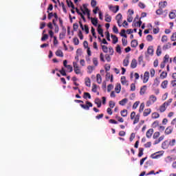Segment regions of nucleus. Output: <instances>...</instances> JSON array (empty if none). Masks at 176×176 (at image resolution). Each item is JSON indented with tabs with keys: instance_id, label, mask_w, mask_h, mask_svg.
Returning <instances> with one entry per match:
<instances>
[{
	"instance_id": "13",
	"label": "nucleus",
	"mask_w": 176,
	"mask_h": 176,
	"mask_svg": "<svg viewBox=\"0 0 176 176\" xmlns=\"http://www.w3.org/2000/svg\"><path fill=\"white\" fill-rule=\"evenodd\" d=\"M137 60L135 58H133L132 60H131V68L133 69L134 68H137Z\"/></svg>"
},
{
	"instance_id": "21",
	"label": "nucleus",
	"mask_w": 176,
	"mask_h": 176,
	"mask_svg": "<svg viewBox=\"0 0 176 176\" xmlns=\"http://www.w3.org/2000/svg\"><path fill=\"white\" fill-rule=\"evenodd\" d=\"M85 85L87 87H90L91 86V82L90 78L89 77L85 78Z\"/></svg>"
},
{
	"instance_id": "2",
	"label": "nucleus",
	"mask_w": 176,
	"mask_h": 176,
	"mask_svg": "<svg viewBox=\"0 0 176 176\" xmlns=\"http://www.w3.org/2000/svg\"><path fill=\"white\" fill-rule=\"evenodd\" d=\"M157 101V98L155 96V95H151L148 98V100H147L146 103V107H151L152 104H155Z\"/></svg>"
},
{
	"instance_id": "4",
	"label": "nucleus",
	"mask_w": 176,
	"mask_h": 176,
	"mask_svg": "<svg viewBox=\"0 0 176 176\" xmlns=\"http://www.w3.org/2000/svg\"><path fill=\"white\" fill-rule=\"evenodd\" d=\"M73 67L74 69V72L76 75H79L81 74L80 67H79V65H78V62H73Z\"/></svg>"
},
{
	"instance_id": "14",
	"label": "nucleus",
	"mask_w": 176,
	"mask_h": 176,
	"mask_svg": "<svg viewBox=\"0 0 176 176\" xmlns=\"http://www.w3.org/2000/svg\"><path fill=\"white\" fill-rule=\"evenodd\" d=\"M168 49H171V44L170 43H167L166 44L164 45L162 47V50L165 51L168 50Z\"/></svg>"
},
{
	"instance_id": "43",
	"label": "nucleus",
	"mask_w": 176,
	"mask_h": 176,
	"mask_svg": "<svg viewBox=\"0 0 176 176\" xmlns=\"http://www.w3.org/2000/svg\"><path fill=\"white\" fill-rule=\"evenodd\" d=\"M144 108H145V103L142 102V103H141V104L140 106V109H139L140 113H141V112H142L144 111Z\"/></svg>"
},
{
	"instance_id": "19",
	"label": "nucleus",
	"mask_w": 176,
	"mask_h": 176,
	"mask_svg": "<svg viewBox=\"0 0 176 176\" xmlns=\"http://www.w3.org/2000/svg\"><path fill=\"white\" fill-rule=\"evenodd\" d=\"M96 82L98 83V85H101L102 82V78L101 77V75L100 74H98L96 75Z\"/></svg>"
},
{
	"instance_id": "56",
	"label": "nucleus",
	"mask_w": 176,
	"mask_h": 176,
	"mask_svg": "<svg viewBox=\"0 0 176 176\" xmlns=\"http://www.w3.org/2000/svg\"><path fill=\"white\" fill-rule=\"evenodd\" d=\"M157 126H159V121L156 120L152 124V127H153V129H156Z\"/></svg>"
},
{
	"instance_id": "62",
	"label": "nucleus",
	"mask_w": 176,
	"mask_h": 176,
	"mask_svg": "<svg viewBox=\"0 0 176 176\" xmlns=\"http://www.w3.org/2000/svg\"><path fill=\"white\" fill-rule=\"evenodd\" d=\"M156 14H163V9L159 8V9L156 10Z\"/></svg>"
},
{
	"instance_id": "44",
	"label": "nucleus",
	"mask_w": 176,
	"mask_h": 176,
	"mask_svg": "<svg viewBox=\"0 0 176 176\" xmlns=\"http://www.w3.org/2000/svg\"><path fill=\"white\" fill-rule=\"evenodd\" d=\"M171 102H173V98L168 99V100L167 102H164V104L165 107H168L170 105V104H171Z\"/></svg>"
},
{
	"instance_id": "59",
	"label": "nucleus",
	"mask_w": 176,
	"mask_h": 176,
	"mask_svg": "<svg viewBox=\"0 0 176 176\" xmlns=\"http://www.w3.org/2000/svg\"><path fill=\"white\" fill-rule=\"evenodd\" d=\"M78 28H79V25H78V23H74L73 25L74 31H78Z\"/></svg>"
},
{
	"instance_id": "47",
	"label": "nucleus",
	"mask_w": 176,
	"mask_h": 176,
	"mask_svg": "<svg viewBox=\"0 0 176 176\" xmlns=\"http://www.w3.org/2000/svg\"><path fill=\"white\" fill-rule=\"evenodd\" d=\"M138 63L139 64H144V56L141 55L138 58Z\"/></svg>"
},
{
	"instance_id": "39",
	"label": "nucleus",
	"mask_w": 176,
	"mask_h": 176,
	"mask_svg": "<svg viewBox=\"0 0 176 176\" xmlns=\"http://www.w3.org/2000/svg\"><path fill=\"white\" fill-rule=\"evenodd\" d=\"M159 137H160V132L159 131L155 132L153 135V140H156L157 138H159Z\"/></svg>"
},
{
	"instance_id": "16",
	"label": "nucleus",
	"mask_w": 176,
	"mask_h": 176,
	"mask_svg": "<svg viewBox=\"0 0 176 176\" xmlns=\"http://www.w3.org/2000/svg\"><path fill=\"white\" fill-rule=\"evenodd\" d=\"M151 112H152V109H146L143 112V116L146 117L148 115H151Z\"/></svg>"
},
{
	"instance_id": "15",
	"label": "nucleus",
	"mask_w": 176,
	"mask_h": 176,
	"mask_svg": "<svg viewBox=\"0 0 176 176\" xmlns=\"http://www.w3.org/2000/svg\"><path fill=\"white\" fill-rule=\"evenodd\" d=\"M104 21H106V23H111V21H112V16H111L108 14H106L104 15Z\"/></svg>"
},
{
	"instance_id": "20",
	"label": "nucleus",
	"mask_w": 176,
	"mask_h": 176,
	"mask_svg": "<svg viewBox=\"0 0 176 176\" xmlns=\"http://www.w3.org/2000/svg\"><path fill=\"white\" fill-rule=\"evenodd\" d=\"M169 143L168 141L165 140L162 144V149H167L168 148L169 146Z\"/></svg>"
},
{
	"instance_id": "28",
	"label": "nucleus",
	"mask_w": 176,
	"mask_h": 176,
	"mask_svg": "<svg viewBox=\"0 0 176 176\" xmlns=\"http://www.w3.org/2000/svg\"><path fill=\"white\" fill-rule=\"evenodd\" d=\"M128 101H129V99L124 98V99H122V100H120L119 102V104H120V105H122V107H124V105H126V104H127Z\"/></svg>"
},
{
	"instance_id": "64",
	"label": "nucleus",
	"mask_w": 176,
	"mask_h": 176,
	"mask_svg": "<svg viewBox=\"0 0 176 176\" xmlns=\"http://www.w3.org/2000/svg\"><path fill=\"white\" fill-rule=\"evenodd\" d=\"M122 45L127 46V39L126 38H122Z\"/></svg>"
},
{
	"instance_id": "17",
	"label": "nucleus",
	"mask_w": 176,
	"mask_h": 176,
	"mask_svg": "<svg viewBox=\"0 0 176 176\" xmlns=\"http://www.w3.org/2000/svg\"><path fill=\"white\" fill-rule=\"evenodd\" d=\"M111 39H113V45H116V43H118L119 38H118V36H116V35L111 34Z\"/></svg>"
},
{
	"instance_id": "54",
	"label": "nucleus",
	"mask_w": 176,
	"mask_h": 176,
	"mask_svg": "<svg viewBox=\"0 0 176 176\" xmlns=\"http://www.w3.org/2000/svg\"><path fill=\"white\" fill-rule=\"evenodd\" d=\"M138 105H140V101H136L133 104V109H137L138 107Z\"/></svg>"
},
{
	"instance_id": "24",
	"label": "nucleus",
	"mask_w": 176,
	"mask_h": 176,
	"mask_svg": "<svg viewBox=\"0 0 176 176\" xmlns=\"http://www.w3.org/2000/svg\"><path fill=\"white\" fill-rule=\"evenodd\" d=\"M168 85V80H165L161 84V87L162 89H167V86Z\"/></svg>"
},
{
	"instance_id": "27",
	"label": "nucleus",
	"mask_w": 176,
	"mask_h": 176,
	"mask_svg": "<svg viewBox=\"0 0 176 176\" xmlns=\"http://www.w3.org/2000/svg\"><path fill=\"white\" fill-rule=\"evenodd\" d=\"M131 47H137L138 46V41L135 39L132 40L131 42Z\"/></svg>"
},
{
	"instance_id": "31",
	"label": "nucleus",
	"mask_w": 176,
	"mask_h": 176,
	"mask_svg": "<svg viewBox=\"0 0 176 176\" xmlns=\"http://www.w3.org/2000/svg\"><path fill=\"white\" fill-rule=\"evenodd\" d=\"M56 56H57V57H64V54L63 53V51L58 50L56 52Z\"/></svg>"
},
{
	"instance_id": "8",
	"label": "nucleus",
	"mask_w": 176,
	"mask_h": 176,
	"mask_svg": "<svg viewBox=\"0 0 176 176\" xmlns=\"http://www.w3.org/2000/svg\"><path fill=\"white\" fill-rule=\"evenodd\" d=\"M153 131H154L153 129H149L146 133V137L147 138H151L153 135Z\"/></svg>"
},
{
	"instance_id": "46",
	"label": "nucleus",
	"mask_w": 176,
	"mask_h": 176,
	"mask_svg": "<svg viewBox=\"0 0 176 176\" xmlns=\"http://www.w3.org/2000/svg\"><path fill=\"white\" fill-rule=\"evenodd\" d=\"M73 42H74V44L76 45V46H78V45H79V38H77V37H75L73 38Z\"/></svg>"
},
{
	"instance_id": "50",
	"label": "nucleus",
	"mask_w": 176,
	"mask_h": 176,
	"mask_svg": "<svg viewBox=\"0 0 176 176\" xmlns=\"http://www.w3.org/2000/svg\"><path fill=\"white\" fill-rule=\"evenodd\" d=\"M121 116H122L123 118H126V116H127V110L126 109H124V110L121 111Z\"/></svg>"
},
{
	"instance_id": "51",
	"label": "nucleus",
	"mask_w": 176,
	"mask_h": 176,
	"mask_svg": "<svg viewBox=\"0 0 176 176\" xmlns=\"http://www.w3.org/2000/svg\"><path fill=\"white\" fill-rule=\"evenodd\" d=\"M169 58H170V56L168 55V54H166L165 56H164V60H163V62L164 63H168V60H169Z\"/></svg>"
},
{
	"instance_id": "7",
	"label": "nucleus",
	"mask_w": 176,
	"mask_h": 176,
	"mask_svg": "<svg viewBox=\"0 0 176 176\" xmlns=\"http://www.w3.org/2000/svg\"><path fill=\"white\" fill-rule=\"evenodd\" d=\"M149 80V72H144L143 83H146Z\"/></svg>"
},
{
	"instance_id": "34",
	"label": "nucleus",
	"mask_w": 176,
	"mask_h": 176,
	"mask_svg": "<svg viewBox=\"0 0 176 176\" xmlns=\"http://www.w3.org/2000/svg\"><path fill=\"white\" fill-rule=\"evenodd\" d=\"M129 63H130V60L129 59V57H126L123 60V65H124V67H127L129 65Z\"/></svg>"
},
{
	"instance_id": "48",
	"label": "nucleus",
	"mask_w": 176,
	"mask_h": 176,
	"mask_svg": "<svg viewBox=\"0 0 176 176\" xmlns=\"http://www.w3.org/2000/svg\"><path fill=\"white\" fill-rule=\"evenodd\" d=\"M104 33V30H102V28H101V25H98V34H102Z\"/></svg>"
},
{
	"instance_id": "9",
	"label": "nucleus",
	"mask_w": 176,
	"mask_h": 176,
	"mask_svg": "<svg viewBox=\"0 0 176 176\" xmlns=\"http://www.w3.org/2000/svg\"><path fill=\"white\" fill-rule=\"evenodd\" d=\"M148 89V87L146 85H144L140 88V96H144L145 93H146V89Z\"/></svg>"
},
{
	"instance_id": "45",
	"label": "nucleus",
	"mask_w": 176,
	"mask_h": 176,
	"mask_svg": "<svg viewBox=\"0 0 176 176\" xmlns=\"http://www.w3.org/2000/svg\"><path fill=\"white\" fill-rule=\"evenodd\" d=\"M161 41L163 43H164L167 42V41H168V37L166 35H163Z\"/></svg>"
},
{
	"instance_id": "22",
	"label": "nucleus",
	"mask_w": 176,
	"mask_h": 176,
	"mask_svg": "<svg viewBox=\"0 0 176 176\" xmlns=\"http://www.w3.org/2000/svg\"><path fill=\"white\" fill-rule=\"evenodd\" d=\"M164 140V135L160 136L158 140H155L154 145H157V144H160V142H162Z\"/></svg>"
},
{
	"instance_id": "49",
	"label": "nucleus",
	"mask_w": 176,
	"mask_h": 176,
	"mask_svg": "<svg viewBox=\"0 0 176 176\" xmlns=\"http://www.w3.org/2000/svg\"><path fill=\"white\" fill-rule=\"evenodd\" d=\"M59 72L63 76H67V73L65 72V69H64V67H62Z\"/></svg>"
},
{
	"instance_id": "10",
	"label": "nucleus",
	"mask_w": 176,
	"mask_h": 176,
	"mask_svg": "<svg viewBox=\"0 0 176 176\" xmlns=\"http://www.w3.org/2000/svg\"><path fill=\"white\" fill-rule=\"evenodd\" d=\"M173 127L171 126H168L164 131V134L165 135H169V134H171V133H173Z\"/></svg>"
},
{
	"instance_id": "12",
	"label": "nucleus",
	"mask_w": 176,
	"mask_h": 176,
	"mask_svg": "<svg viewBox=\"0 0 176 176\" xmlns=\"http://www.w3.org/2000/svg\"><path fill=\"white\" fill-rule=\"evenodd\" d=\"M82 6H83L84 9H85V10H86L87 19L91 20V17H90V10H89V8H87V6H86V4H83Z\"/></svg>"
},
{
	"instance_id": "25",
	"label": "nucleus",
	"mask_w": 176,
	"mask_h": 176,
	"mask_svg": "<svg viewBox=\"0 0 176 176\" xmlns=\"http://www.w3.org/2000/svg\"><path fill=\"white\" fill-rule=\"evenodd\" d=\"M156 54L158 57H160L162 56V46L158 45L156 50Z\"/></svg>"
},
{
	"instance_id": "55",
	"label": "nucleus",
	"mask_w": 176,
	"mask_h": 176,
	"mask_svg": "<svg viewBox=\"0 0 176 176\" xmlns=\"http://www.w3.org/2000/svg\"><path fill=\"white\" fill-rule=\"evenodd\" d=\"M159 85H160V81L159 80L158 78H155L154 80L153 85L157 87V86H159Z\"/></svg>"
},
{
	"instance_id": "33",
	"label": "nucleus",
	"mask_w": 176,
	"mask_h": 176,
	"mask_svg": "<svg viewBox=\"0 0 176 176\" xmlns=\"http://www.w3.org/2000/svg\"><path fill=\"white\" fill-rule=\"evenodd\" d=\"M106 78H108V79H111L110 81L111 82H113V75H111L110 72H107Z\"/></svg>"
},
{
	"instance_id": "1",
	"label": "nucleus",
	"mask_w": 176,
	"mask_h": 176,
	"mask_svg": "<svg viewBox=\"0 0 176 176\" xmlns=\"http://www.w3.org/2000/svg\"><path fill=\"white\" fill-rule=\"evenodd\" d=\"M140 113L135 115V111H132L131 113V120H133V124H137L140 122Z\"/></svg>"
},
{
	"instance_id": "40",
	"label": "nucleus",
	"mask_w": 176,
	"mask_h": 176,
	"mask_svg": "<svg viewBox=\"0 0 176 176\" xmlns=\"http://www.w3.org/2000/svg\"><path fill=\"white\" fill-rule=\"evenodd\" d=\"M121 83L123 85H127V80H126V76L121 77Z\"/></svg>"
},
{
	"instance_id": "11",
	"label": "nucleus",
	"mask_w": 176,
	"mask_h": 176,
	"mask_svg": "<svg viewBox=\"0 0 176 176\" xmlns=\"http://www.w3.org/2000/svg\"><path fill=\"white\" fill-rule=\"evenodd\" d=\"M167 6V1H160L159 2V8L160 9H164Z\"/></svg>"
},
{
	"instance_id": "18",
	"label": "nucleus",
	"mask_w": 176,
	"mask_h": 176,
	"mask_svg": "<svg viewBox=\"0 0 176 176\" xmlns=\"http://www.w3.org/2000/svg\"><path fill=\"white\" fill-rule=\"evenodd\" d=\"M82 51L80 50H77L76 56H75V60H76V63H79V56H81Z\"/></svg>"
},
{
	"instance_id": "3",
	"label": "nucleus",
	"mask_w": 176,
	"mask_h": 176,
	"mask_svg": "<svg viewBox=\"0 0 176 176\" xmlns=\"http://www.w3.org/2000/svg\"><path fill=\"white\" fill-rule=\"evenodd\" d=\"M86 104H80L81 108H82L83 109H85L86 111H89V109H90V108L91 107H93V103H91V102L89 101H86L85 102Z\"/></svg>"
},
{
	"instance_id": "26",
	"label": "nucleus",
	"mask_w": 176,
	"mask_h": 176,
	"mask_svg": "<svg viewBox=\"0 0 176 176\" xmlns=\"http://www.w3.org/2000/svg\"><path fill=\"white\" fill-rule=\"evenodd\" d=\"M91 23L96 27L98 24V19L97 18H91Z\"/></svg>"
},
{
	"instance_id": "53",
	"label": "nucleus",
	"mask_w": 176,
	"mask_h": 176,
	"mask_svg": "<svg viewBox=\"0 0 176 176\" xmlns=\"http://www.w3.org/2000/svg\"><path fill=\"white\" fill-rule=\"evenodd\" d=\"M170 41L172 42H175V41H176V32L173 33L172 36H170Z\"/></svg>"
},
{
	"instance_id": "42",
	"label": "nucleus",
	"mask_w": 176,
	"mask_h": 176,
	"mask_svg": "<svg viewBox=\"0 0 176 176\" xmlns=\"http://www.w3.org/2000/svg\"><path fill=\"white\" fill-rule=\"evenodd\" d=\"M160 76L161 79H166V78H167V72H162Z\"/></svg>"
},
{
	"instance_id": "52",
	"label": "nucleus",
	"mask_w": 176,
	"mask_h": 176,
	"mask_svg": "<svg viewBox=\"0 0 176 176\" xmlns=\"http://www.w3.org/2000/svg\"><path fill=\"white\" fill-rule=\"evenodd\" d=\"M91 32L94 38H97V35H96V29H94L93 27H91Z\"/></svg>"
},
{
	"instance_id": "61",
	"label": "nucleus",
	"mask_w": 176,
	"mask_h": 176,
	"mask_svg": "<svg viewBox=\"0 0 176 176\" xmlns=\"http://www.w3.org/2000/svg\"><path fill=\"white\" fill-rule=\"evenodd\" d=\"M64 38H65V31L59 34V39H64Z\"/></svg>"
},
{
	"instance_id": "57",
	"label": "nucleus",
	"mask_w": 176,
	"mask_h": 176,
	"mask_svg": "<svg viewBox=\"0 0 176 176\" xmlns=\"http://www.w3.org/2000/svg\"><path fill=\"white\" fill-rule=\"evenodd\" d=\"M49 38V35L47 34H43L42 38H41V41L42 42H45V41H46V39H48Z\"/></svg>"
},
{
	"instance_id": "41",
	"label": "nucleus",
	"mask_w": 176,
	"mask_h": 176,
	"mask_svg": "<svg viewBox=\"0 0 176 176\" xmlns=\"http://www.w3.org/2000/svg\"><path fill=\"white\" fill-rule=\"evenodd\" d=\"M120 36H124V38H127V34H126V30L123 29L120 33Z\"/></svg>"
},
{
	"instance_id": "6",
	"label": "nucleus",
	"mask_w": 176,
	"mask_h": 176,
	"mask_svg": "<svg viewBox=\"0 0 176 176\" xmlns=\"http://www.w3.org/2000/svg\"><path fill=\"white\" fill-rule=\"evenodd\" d=\"M109 10L113 12V13H118V12H119V6H109Z\"/></svg>"
},
{
	"instance_id": "5",
	"label": "nucleus",
	"mask_w": 176,
	"mask_h": 176,
	"mask_svg": "<svg viewBox=\"0 0 176 176\" xmlns=\"http://www.w3.org/2000/svg\"><path fill=\"white\" fill-rule=\"evenodd\" d=\"M162 156H163L162 151H158L151 155V159H159L160 157H162Z\"/></svg>"
},
{
	"instance_id": "38",
	"label": "nucleus",
	"mask_w": 176,
	"mask_h": 176,
	"mask_svg": "<svg viewBox=\"0 0 176 176\" xmlns=\"http://www.w3.org/2000/svg\"><path fill=\"white\" fill-rule=\"evenodd\" d=\"M144 155V148H139L138 157H142Z\"/></svg>"
},
{
	"instance_id": "63",
	"label": "nucleus",
	"mask_w": 176,
	"mask_h": 176,
	"mask_svg": "<svg viewBox=\"0 0 176 176\" xmlns=\"http://www.w3.org/2000/svg\"><path fill=\"white\" fill-rule=\"evenodd\" d=\"M102 50L104 52V53H108V47L106 45H102Z\"/></svg>"
},
{
	"instance_id": "58",
	"label": "nucleus",
	"mask_w": 176,
	"mask_h": 176,
	"mask_svg": "<svg viewBox=\"0 0 176 176\" xmlns=\"http://www.w3.org/2000/svg\"><path fill=\"white\" fill-rule=\"evenodd\" d=\"M87 69L89 74H91V72H93V71L94 70V66L89 65L87 67Z\"/></svg>"
},
{
	"instance_id": "36",
	"label": "nucleus",
	"mask_w": 176,
	"mask_h": 176,
	"mask_svg": "<svg viewBox=\"0 0 176 176\" xmlns=\"http://www.w3.org/2000/svg\"><path fill=\"white\" fill-rule=\"evenodd\" d=\"M95 104L98 106V108H101V100L100 98H96L95 99Z\"/></svg>"
},
{
	"instance_id": "29",
	"label": "nucleus",
	"mask_w": 176,
	"mask_h": 176,
	"mask_svg": "<svg viewBox=\"0 0 176 176\" xmlns=\"http://www.w3.org/2000/svg\"><path fill=\"white\" fill-rule=\"evenodd\" d=\"M175 17H176V10L171 11L169 14V18L173 19H175Z\"/></svg>"
},
{
	"instance_id": "32",
	"label": "nucleus",
	"mask_w": 176,
	"mask_h": 176,
	"mask_svg": "<svg viewBox=\"0 0 176 176\" xmlns=\"http://www.w3.org/2000/svg\"><path fill=\"white\" fill-rule=\"evenodd\" d=\"M151 118H152V119H157V118H160V114H159V113H157V112H154L152 113Z\"/></svg>"
},
{
	"instance_id": "37",
	"label": "nucleus",
	"mask_w": 176,
	"mask_h": 176,
	"mask_svg": "<svg viewBox=\"0 0 176 176\" xmlns=\"http://www.w3.org/2000/svg\"><path fill=\"white\" fill-rule=\"evenodd\" d=\"M166 105L163 103L160 107V111L161 112V113H163V112H164L165 111H166Z\"/></svg>"
},
{
	"instance_id": "35",
	"label": "nucleus",
	"mask_w": 176,
	"mask_h": 176,
	"mask_svg": "<svg viewBox=\"0 0 176 176\" xmlns=\"http://www.w3.org/2000/svg\"><path fill=\"white\" fill-rule=\"evenodd\" d=\"M83 98H85V100H87V98H89V100H90L91 98V95H90L89 92H85Z\"/></svg>"
},
{
	"instance_id": "30",
	"label": "nucleus",
	"mask_w": 176,
	"mask_h": 176,
	"mask_svg": "<svg viewBox=\"0 0 176 176\" xmlns=\"http://www.w3.org/2000/svg\"><path fill=\"white\" fill-rule=\"evenodd\" d=\"M120 90H122V86L120 84H118L115 87V91H116L117 94H119L120 93Z\"/></svg>"
},
{
	"instance_id": "23",
	"label": "nucleus",
	"mask_w": 176,
	"mask_h": 176,
	"mask_svg": "<svg viewBox=\"0 0 176 176\" xmlns=\"http://www.w3.org/2000/svg\"><path fill=\"white\" fill-rule=\"evenodd\" d=\"M153 46H149L147 49L148 54H149L150 56H153Z\"/></svg>"
},
{
	"instance_id": "60",
	"label": "nucleus",
	"mask_w": 176,
	"mask_h": 176,
	"mask_svg": "<svg viewBox=\"0 0 176 176\" xmlns=\"http://www.w3.org/2000/svg\"><path fill=\"white\" fill-rule=\"evenodd\" d=\"M91 91H92L94 93H97V85L93 84Z\"/></svg>"
}]
</instances>
